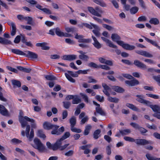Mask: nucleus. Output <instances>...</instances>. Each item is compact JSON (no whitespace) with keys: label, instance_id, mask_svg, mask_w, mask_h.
<instances>
[{"label":"nucleus","instance_id":"412c9836","mask_svg":"<svg viewBox=\"0 0 160 160\" xmlns=\"http://www.w3.org/2000/svg\"><path fill=\"white\" fill-rule=\"evenodd\" d=\"M112 88L114 91L118 93H123L125 91L123 88L118 86H113Z\"/></svg>","mask_w":160,"mask_h":160},{"label":"nucleus","instance_id":"37998d69","mask_svg":"<svg viewBox=\"0 0 160 160\" xmlns=\"http://www.w3.org/2000/svg\"><path fill=\"white\" fill-rule=\"evenodd\" d=\"M55 32L58 36L60 37H63V35L64 34V32H61L58 28H56Z\"/></svg>","mask_w":160,"mask_h":160},{"label":"nucleus","instance_id":"f8f14e48","mask_svg":"<svg viewBox=\"0 0 160 160\" xmlns=\"http://www.w3.org/2000/svg\"><path fill=\"white\" fill-rule=\"evenodd\" d=\"M27 54H26V55L24 56L30 58L32 59H36L38 57V55L36 53L29 51H25Z\"/></svg>","mask_w":160,"mask_h":160},{"label":"nucleus","instance_id":"774afa93","mask_svg":"<svg viewBox=\"0 0 160 160\" xmlns=\"http://www.w3.org/2000/svg\"><path fill=\"white\" fill-rule=\"evenodd\" d=\"M88 119V116H86L83 118L81 121V124H83L87 122Z\"/></svg>","mask_w":160,"mask_h":160},{"label":"nucleus","instance_id":"2eb2a0df","mask_svg":"<svg viewBox=\"0 0 160 160\" xmlns=\"http://www.w3.org/2000/svg\"><path fill=\"white\" fill-rule=\"evenodd\" d=\"M88 9L89 12L92 15L100 17H102L101 15L96 11L92 7H88Z\"/></svg>","mask_w":160,"mask_h":160},{"label":"nucleus","instance_id":"3c124183","mask_svg":"<svg viewBox=\"0 0 160 160\" xmlns=\"http://www.w3.org/2000/svg\"><path fill=\"white\" fill-rule=\"evenodd\" d=\"M12 83L14 87H15V86L18 87H20L21 86V82L19 81H13Z\"/></svg>","mask_w":160,"mask_h":160},{"label":"nucleus","instance_id":"09e8293b","mask_svg":"<svg viewBox=\"0 0 160 160\" xmlns=\"http://www.w3.org/2000/svg\"><path fill=\"white\" fill-rule=\"evenodd\" d=\"M78 41L79 42L89 43L91 42V39H85L82 38L81 39L78 40Z\"/></svg>","mask_w":160,"mask_h":160},{"label":"nucleus","instance_id":"e433bc0d","mask_svg":"<svg viewBox=\"0 0 160 160\" xmlns=\"http://www.w3.org/2000/svg\"><path fill=\"white\" fill-rule=\"evenodd\" d=\"M138 10V8L136 6L132 7L130 9V12L131 14H133L136 13Z\"/></svg>","mask_w":160,"mask_h":160},{"label":"nucleus","instance_id":"de8ad7c7","mask_svg":"<svg viewBox=\"0 0 160 160\" xmlns=\"http://www.w3.org/2000/svg\"><path fill=\"white\" fill-rule=\"evenodd\" d=\"M92 24V23H91V25H90L87 23H83L80 26V27L82 28H83V27L84 26L90 29H92V26L91 25Z\"/></svg>","mask_w":160,"mask_h":160},{"label":"nucleus","instance_id":"052dcab7","mask_svg":"<svg viewBox=\"0 0 160 160\" xmlns=\"http://www.w3.org/2000/svg\"><path fill=\"white\" fill-rule=\"evenodd\" d=\"M42 11L47 14H52L51 11L49 9L46 8H43Z\"/></svg>","mask_w":160,"mask_h":160},{"label":"nucleus","instance_id":"72a5a7b5","mask_svg":"<svg viewBox=\"0 0 160 160\" xmlns=\"http://www.w3.org/2000/svg\"><path fill=\"white\" fill-rule=\"evenodd\" d=\"M81 102V99L78 97L77 95L74 96V98L72 101L73 104H78Z\"/></svg>","mask_w":160,"mask_h":160},{"label":"nucleus","instance_id":"864d4df0","mask_svg":"<svg viewBox=\"0 0 160 160\" xmlns=\"http://www.w3.org/2000/svg\"><path fill=\"white\" fill-rule=\"evenodd\" d=\"M102 26L103 28H106L109 31H111L114 29V28L112 26L106 24H102Z\"/></svg>","mask_w":160,"mask_h":160},{"label":"nucleus","instance_id":"e2e57ef3","mask_svg":"<svg viewBox=\"0 0 160 160\" xmlns=\"http://www.w3.org/2000/svg\"><path fill=\"white\" fill-rule=\"evenodd\" d=\"M146 95L149 97L155 99H158L159 97L158 95L152 94H147Z\"/></svg>","mask_w":160,"mask_h":160},{"label":"nucleus","instance_id":"f257e3e1","mask_svg":"<svg viewBox=\"0 0 160 160\" xmlns=\"http://www.w3.org/2000/svg\"><path fill=\"white\" fill-rule=\"evenodd\" d=\"M19 121L20 123L22 128H24L26 126V136L29 141L32 140L34 137V130L32 129L29 134L30 131V126L28 124L27 121L30 122L32 123H34L35 120L32 119H31L27 116H23V112L22 111L20 110L18 116Z\"/></svg>","mask_w":160,"mask_h":160},{"label":"nucleus","instance_id":"4c0bfd02","mask_svg":"<svg viewBox=\"0 0 160 160\" xmlns=\"http://www.w3.org/2000/svg\"><path fill=\"white\" fill-rule=\"evenodd\" d=\"M45 78L47 80H55L58 79V78L52 75H45Z\"/></svg>","mask_w":160,"mask_h":160},{"label":"nucleus","instance_id":"a211bd4d","mask_svg":"<svg viewBox=\"0 0 160 160\" xmlns=\"http://www.w3.org/2000/svg\"><path fill=\"white\" fill-rule=\"evenodd\" d=\"M125 83L128 86H133L139 83L138 81H125Z\"/></svg>","mask_w":160,"mask_h":160},{"label":"nucleus","instance_id":"dca6fc26","mask_svg":"<svg viewBox=\"0 0 160 160\" xmlns=\"http://www.w3.org/2000/svg\"><path fill=\"white\" fill-rule=\"evenodd\" d=\"M148 106H149L155 112L158 113L160 111V106L157 105H152V102H150V105H148Z\"/></svg>","mask_w":160,"mask_h":160},{"label":"nucleus","instance_id":"1a4fd4ad","mask_svg":"<svg viewBox=\"0 0 160 160\" xmlns=\"http://www.w3.org/2000/svg\"><path fill=\"white\" fill-rule=\"evenodd\" d=\"M76 58L77 55L74 54L65 55L63 56L62 58L63 60L70 61L75 60Z\"/></svg>","mask_w":160,"mask_h":160},{"label":"nucleus","instance_id":"f704fd0d","mask_svg":"<svg viewBox=\"0 0 160 160\" xmlns=\"http://www.w3.org/2000/svg\"><path fill=\"white\" fill-rule=\"evenodd\" d=\"M137 100L139 102L144 104L148 106V105H150V102L148 101L145 100L143 98L141 99H137Z\"/></svg>","mask_w":160,"mask_h":160},{"label":"nucleus","instance_id":"7ed1b4c3","mask_svg":"<svg viewBox=\"0 0 160 160\" xmlns=\"http://www.w3.org/2000/svg\"><path fill=\"white\" fill-rule=\"evenodd\" d=\"M124 139L128 141L131 142H134L138 145L144 146L150 143V142L146 139H135L133 138L128 136L124 137Z\"/></svg>","mask_w":160,"mask_h":160},{"label":"nucleus","instance_id":"2f4dec72","mask_svg":"<svg viewBox=\"0 0 160 160\" xmlns=\"http://www.w3.org/2000/svg\"><path fill=\"white\" fill-rule=\"evenodd\" d=\"M146 157L148 160H160V158L153 157L149 153L146 154Z\"/></svg>","mask_w":160,"mask_h":160},{"label":"nucleus","instance_id":"49530a36","mask_svg":"<svg viewBox=\"0 0 160 160\" xmlns=\"http://www.w3.org/2000/svg\"><path fill=\"white\" fill-rule=\"evenodd\" d=\"M67 72L71 76L73 77H77L78 76V74L77 72H74L71 71H68Z\"/></svg>","mask_w":160,"mask_h":160},{"label":"nucleus","instance_id":"cd10ccee","mask_svg":"<svg viewBox=\"0 0 160 160\" xmlns=\"http://www.w3.org/2000/svg\"><path fill=\"white\" fill-rule=\"evenodd\" d=\"M59 127V126L55 125L53 128L51 132V133L52 134H55L58 135V130Z\"/></svg>","mask_w":160,"mask_h":160},{"label":"nucleus","instance_id":"39448f33","mask_svg":"<svg viewBox=\"0 0 160 160\" xmlns=\"http://www.w3.org/2000/svg\"><path fill=\"white\" fill-rule=\"evenodd\" d=\"M4 38L0 37V43L4 45H8L10 44V41L7 38L10 37L8 33H5L3 35Z\"/></svg>","mask_w":160,"mask_h":160},{"label":"nucleus","instance_id":"393cba45","mask_svg":"<svg viewBox=\"0 0 160 160\" xmlns=\"http://www.w3.org/2000/svg\"><path fill=\"white\" fill-rule=\"evenodd\" d=\"M70 127L74 126L76 123V118L74 116L72 117L69 119Z\"/></svg>","mask_w":160,"mask_h":160},{"label":"nucleus","instance_id":"c756f323","mask_svg":"<svg viewBox=\"0 0 160 160\" xmlns=\"http://www.w3.org/2000/svg\"><path fill=\"white\" fill-rule=\"evenodd\" d=\"M92 128V126L90 125H88L85 127V128L84 132V134L85 135H88L89 131Z\"/></svg>","mask_w":160,"mask_h":160},{"label":"nucleus","instance_id":"aec40b11","mask_svg":"<svg viewBox=\"0 0 160 160\" xmlns=\"http://www.w3.org/2000/svg\"><path fill=\"white\" fill-rule=\"evenodd\" d=\"M0 113L4 116H6L8 115L7 110L2 105L0 104Z\"/></svg>","mask_w":160,"mask_h":160},{"label":"nucleus","instance_id":"8fccbe9b","mask_svg":"<svg viewBox=\"0 0 160 160\" xmlns=\"http://www.w3.org/2000/svg\"><path fill=\"white\" fill-rule=\"evenodd\" d=\"M2 90V88L1 87V89H0V100L3 102H6L7 101V100L3 97V93L1 92Z\"/></svg>","mask_w":160,"mask_h":160},{"label":"nucleus","instance_id":"ddd939ff","mask_svg":"<svg viewBox=\"0 0 160 160\" xmlns=\"http://www.w3.org/2000/svg\"><path fill=\"white\" fill-rule=\"evenodd\" d=\"M92 37L94 41L93 43L94 46L98 49L102 47V44L99 42L96 38L94 36H92Z\"/></svg>","mask_w":160,"mask_h":160},{"label":"nucleus","instance_id":"6ab92c4d","mask_svg":"<svg viewBox=\"0 0 160 160\" xmlns=\"http://www.w3.org/2000/svg\"><path fill=\"white\" fill-rule=\"evenodd\" d=\"M142 37L144 38L147 42L150 43L152 45L160 49V47L158 45L156 41L151 40L143 36H142Z\"/></svg>","mask_w":160,"mask_h":160},{"label":"nucleus","instance_id":"5701e85b","mask_svg":"<svg viewBox=\"0 0 160 160\" xmlns=\"http://www.w3.org/2000/svg\"><path fill=\"white\" fill-rule=\"evenodd\" d=\"M11 24L12 26V31L11 32V35L12 36H13L16 33L17 29L16 26L14 23L12 22Z\"/></svg>","mask_w":160,"mask_h":160},{"label":"nucleus","instance_id":"4d7b16f0","mask_svg":"<svg viewBox=\"0 0 160 160\" xmlns=\"http://www.w3.org/2000/svg\"><path fill=\"white\" fill-rule=\"evenodd\" d=\"M64 131L65 128L63 126H62L59 128H58V135L62 134Z\"/></svg>","mask_w":160,"mask_h":160},{"label":"nucleus","instance_id":"6e6552de","mask_svg":"<svg viewBox=\"0 0 160 160\" xmlns=\"http://www.w3.org/2000/svg\"><path fill=\"white\" fill-rule=\"evenodd\" d=\"M135 52L139 54L148 58H152L153 55L149 52L142 50H136Z\"/></svg>","mask_w":160,"mask_h":160},{"label":"nucleus","instance_id":"bf43d9fd","mask_svg":"<svg viewBox=\"0 0 160 160\" xmlns=\"http://www.w3.org/2000/svg\"><path fill=\"white\" fill-rule=\"evenodd\" d=\"M130 125L135 129L138 130L140 126L138 124L134 122H131Z\"/></svg>","mask_w":160,"mask_h":160},{"label":"nucleus","instance_id":"6e6d98bb","mask_svg":"<svg viewBox=\"0 0 160 160\" xmlns=\"http://www.w3.org/2000/svg\"><path fill=\"white\" fill-rule=\"evenodd\" d=\"M47 43L45 42H43L42 47V49L44 50H48L49 49V47L47 46Z\"/></svg>","mask_w":160,"mask_h":160},{"label":"nucleus","instance_id":"69168bd1","mask_svg":"<svg viewBox=\"0 0 160 160\" xmlns=\"http://www.w3.org/2000/svg\"><path fill=\"white\" fill-rule=\"evenodd\" d=\"M88 65L91 67H93L95 68H99V66L97 64L93 62H91L89 63Z\"/></svg>","mask_w":160,"mask_h":160},{"label":"nucleus","instance_id":"c85d7f7f","mask_svg":"<svg viewBox=\"0 0 160 160\" xmlns=\"http://www.w3.org/2000/svg\"><path fill=\"white\" fill-rule=\"evenodd\" d=\"M93 2L102 7H106V4L102 0H93Z\"/></svg>","mask_w":160,"mask_h":160},{"label":"nucleus","instance_id":"c9c22d12","mask_svg":"<svg viewBox=\"0 0 160 160\" xmlns=\"http://www.w3.org/2000/svg\"><path fill=\"white\" fill-rule=\"evenodd\" d=\"M96 112L101 115L104 116L105 115V112L102 110V109L100 107H97L96 108Z\"/></svg>","mask_w":160,"mask_h":160},{"label":"nucleus","instance_id":"f3484780","mask_svg":"<svg viewBox=\"0 0 160 160\" xmlns=\"http://www.w3.org/2000/svg\"><path fill=\"white\" fill-rule=\"evenodd\" d=\"M43 125L44 129L47 130H50L53 129V128L55 125L52 124L47 122H45Z\"/></svg>","mask_w":160,"mask_h":160},{"label":"nucleus","instance_id":"20e7f679","mask_svg":"<svg viewBox=\"0 0 160 160\" xmlns=\"http://www.w3.org/2000/svg\"><path fill=\"white\" fill-rule=\"evenodd\" d=\"M34 142L35 146H33V147L35 148L38 149L39 152H43L45 150L44 145L39 139L35 138L34 140Z\"/></svg>","mask_w":160,"mask_h":160},{"label":"nucleus","instance_id":"603ef678","mask_svg":"<svg viewBox=\"0 0 160 160\" xmlns=\"http://www.w3.org/2000/svg\"><path fill=\"white\" fill-rule=\"evenodd\" d=\"M127 106L129 108L134 111H137L138 110V109L134 105H133L132 104L128 103L127 104Z\"/></svg>","mask_w":160,"mask_h":160},{"label":"nucleus","instance_id":"4468645a","mask_svg":"<svg viewBox=\"0 0 160 160\" xmlns=\"http://www.w3.org/2000/svg\"><path fill=\"white\" fill-rule=\"evenodd\" d=\"M101 38L103 41L105 42L107 44H108V46L110 47L113 48H117V46L113 44L111 41L104 37H102Z\"/></svg>","mask_w":160,"mask_h":160},{"label":"nucleus","instance_id":"13d9d810","mask_svg":"<svg viewBox=\"0 0 160 160\" xmlns=\"http://www.w3.org/2000/svg\"><path fill=\"white\" fill-rule=\"evenodd\" d=\"M138 130L142 134L147 132H148V130H147L140 126L138 128Z\"/></svg>","mask_w":160,"mask_h":160},{"label":"nucleus","instance_id":"4be33fe9","mask_svg":"<svg viewBox=\"0 0 160 160\" xmlns=\"http://www.w3.org/2000/svg\"><path fill=\"white\" fill-rule=\"evenodd\" d=\"M57 141L53 145L51 144L49 142H48L46 143V145L48 148L49 149H52L53 150V151L57 150Z\"/></svg>","mask_w":160,"mask_h":160},{"label":"nucleus","instance_id":"680f3d73","mask_svg":"<svg viewBox=\"0 0 160 160\" xmlns=\"http://www.w3.org/2000/svg\"><path fill=\"white\" fill-rule=\"evenodd\" d=\"M96 99L100 102H102L104 101V98L103 96H100L99 95H97L95 97Z\"/></svg>","mask_w":160,"mask_h":160},{"label":"nucleus","instance_id":"c03bdc74","mask_svg":"<svg viewBox=\"0 0 160 160\" xmlns=\"http://www.w3.org/2000/svg\"><path fill=\"white\" fill-rule=\"evenodd\" d=\"M120 132L122 135H125L127 134V133H131V131L129 129H125L123 130H120Z\"/></svg>","mask_w":160,"mask_h":160},{"label":"nucleus","instance_id":"f03ea898","mask_svg":"<svg viewBox=\"0 0 160 160\" xmlns=\"http://www.w3.org/2000/svg\"><path fill=\"white\" fill-rule=\"evenodd\" d=\"M112 40L114 42H116L119 45L121 46L125 49L128 50H132L135 48V47L133 45H131L125 43L124 42L120 41L121 38L117 33H113L111 37Z\"/></svg>","mask_w":160,"mask_h":160},{"label":"nucleus","instance_id":"0eeeda50","mask_svg":"<svg viewBox=\"0 0 160 160\" xmlns=\"http://www.w3.org/2000/svg\"><path fill=\"white\" fill-rule=\"evenodd\" d=\"M62 141L59 140L57 141V150L59 149L60 150L62 151L64 150L69 144H67L62 146Z\"/></svg>","mask_w":160,"mask_h":160},{"label":"nucleus","instance_id":"58836bf2","mask_svg":"<svg viewBox=\"0 0 160 160\" xmlns=\"http://www.w3.org/2000/svg\"><path fill=\"white\" fill-rule=\"evenodd\" d=\"M101 131L99 129L95 130L93 133V138L95 139H97L99 137L98 135L101 133Z\"/></svg>","mask_w":160,"mask_h":160},{"label":"nucleus","instance_id":"473e14b6","mask_svg":"<svg viewBox=\"0 0 160 160\" xmlns=\"http://www.w3.org/2000/svg\"><path fill=\"white\" fill-rule=\"evenodd\" d=\"M108 100L111 102H113L115 103H118L119 100L118 98L116 97L112 98L110 96L108 98Z\"/></svg>","mask_w":160,"mask_h":160},{"label":"nucleus","instance_id":"9d476101","mask_svg":"<svg viewBox=\"0 0 160 160\" xmlns=\"http://www.w3.org/2000/svg\"><path fill=\"white\" fill-rule=\"evenodd\" d=\"M78 52L80 54L79 55V58L80 59L87 61L89 59V57L87 55L85 54L86 53L83 52L82 51L80 50Z\"/></svg>","mask_w":160,"mask_h":160},{"label":"nucleus","instance_id":"0e129e2a","mask_svg":"<svg viewBox=\"0 0 160 160\" xmlns=\"http://www.w3.org/2000/svg\"><path fill=\"white\" fill-rule=\"evenodd\" d=\"M65 30L68 32H73L75 31V29L73 28L66 27L65 28Z\"/></svg>","mask_w":160,"mask_h":160},{"label":"nucleus","instance_id":"a18cd8bd","mask_svg":"<svg viewBox=\"0 0 160 160\" xmlns=\"http://www.w3.org/2000/svg\"><path fill=\"white\" fill-rule=\"evenodd\" d=\"M71 130L72 132L78 133H80L82 132V130L80 129L77 128L74 126L71 127Z\"/></svg>","mask_w":160,"mask_h":160},{"label":"nucleus","instance_id":"7c9ffc66","mask_svg":"<svg viewBox=\"0 0 160 160\" xmlns=\"http://www.w3.org/2000/svg\"><path fill=\"white\" fill-rule=\"evenodd\" d=\"M70 136V133L68 132H66L64 133V134L62 136V137L58 140L62 141L68 138Z\"/></svg>","mask_w":160,"mask_h":160},{"label":"nucleus","instance_id":"5fc2aeb1","mask_svg":"<svg viewBox=\"0 0 160 160\" xmlns=\"http://www.w3.org/2000/svg\"><path fill=\"white\" fill-rule=\"evenodd\" d=\"M80 94L81 95L82 98L84 99L85 102H88V97L86 94L82 93H80Z\"/></svg>","mask_w":160,"mask_h":160},{"label":"nucleus","instance_id":"9b49d317","mask_svg":"<svg viewBox=\"0 0 160 160\" xmlns=\"http://www.w3.org/2000/svg\"><path fill=\"white\" fill-rule=\"evenodd\" d=\"M92 27L95 29L94 30H93L92 31V32L94 33L95 36L97 37H100V28L99 27L95 24H91Z\"/></svg>","mask_w":160,"mask_h":160},{"label":"nucleus","instance_id":"79ce46f5","mask_svg":"<svg viewBox=\"0 0 160 160\" xmlns=\"http://www.w3.org/2000/svg\"><path fill=\"white\" fill-rule=\"evenodd\" d=\"M122 75L127 79H131L132 80H136L133 76L130 74H122Z\"/></svg>","mask_w":160,"mask_h":160},{"label":"nucleus","instance_id":"bb28decb","mask_svg":"<svg viewBox=\"0 0 160 160\" xmlns=\"http://www.w3.org/2000/svg\"><path fill=\"white\" fill-rule=\"evenodd\" d=\"M149 22L151 24L158 25L159 23L158 19L156 18H152L149 21Z\"/></svg>","mask_w":160,"mask_h":160},{"label":"nucleus","instance_id":"a19ab883","mask_svg":"<svg viewBox=\"0 0 160 160\" xmlns=\"http://www.w3.org/2000/svg\"><path fill=\"white\" fill-rule=\"evenodd\" d=\"M37 135L41 138L44 139L46 137L45 135L43 133V132L42 130H38L37 133Z\"/></svg>","mask_w":160,"mask_h":160},{"label":"nucleus","instance_id":"338daca9","mask_svg":"<svg viewBox=\"0 0 160 160\" xmlns=\"http://www.w3.org/2000/svg\"><path fill=\"white\" fill-rule=\"evenodd\" d=\"M138 20L139 22H145L147 20V18L145 16H141L138 18Z\"/></svg>","mask_w":160,"mask_h":160},{"label":"nucleus","instance_id":"ea45409f","mask_svg":"<svg viewBox=\"0 0 160 160\" xmlns=\"http://www.w3.org/2000/svg\"><path fill=\"white\" fill-rule=\"evenodd\" d=\"M62 103L63 107L66 109L69 108L71 105V103L69 101L63 102Z\"/></svg>","mask_w":160,"mask_h":160},{"label":"nucleus","instance_id":"a878e982","mask_svg":"<svg viewBox=\"0 0 160 160\" xmlns=\"http://www.w3.org/2000/svg\"><path fill=\"white\" fill-rule=\"evenodd\" d=\"M12 52L16 54L24 56V55H26V53L21 51H20L19 50L17 49H12Z\"/></svg>","mask_w":160,"mask_h":160},{"label":"nucleus","instance_id":"b1692460","mask_svg":"<svg viewBox=\"0 0 160 160\" xmlns=\"http://www.w3.org/2000/svg\"><path fill=\"white\" fill-rule=\"evenodd\" d=\"M17 68L19 70L26 73H30L32 70L30 68H26L21 66L17 67Z\"/></svg>","mask_w":160,"mask_h":160},{"label":"nucleus","instance_id":"423d86ee","mask_svg":"<svg viewBox=\"0 0 160 160\" xmlns=\"http://www.w3.org/2000/svg\"><path fill=\"white\" fill-rule=\"evenodd\" d=\"M133 64L136 67L143 69H147V66L139 60H136L134 61Z\"/></svg>","mask_w":160,"mask_h":160}]
</instances>
